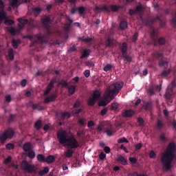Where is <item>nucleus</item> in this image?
<instances>
[{
  "mask_svg": "<svg viewBox=\"0 0 176 176\" xmlns=\"http://www.w3.org/2000/svg\"><path fill=\"white\" fill-rule=\"evenodd\" d=\"M57 139L60 145L68 148L65 152V157H72V155H74V151L72 150L79 148V142L76 140L75 135L74 134L68 135L67 131L60 129L57 133Z\"/></svg>",
  "mask_w": 176,
  "mask_h": 176,
  "instance_id": "f257e3e1",
  "label": "nucleus"
},
{
  "mask_svg": "<svg viewBox=\"0 0 176 176\" xmlns=\"http://www.w3.org/2000/svg\"><path fill=\"white\" fill-rule=\"evenodd\" d=\"M41 23L44 28H45L47 35H50V34H54L55 32H56L58 36H60V38H62V39H68V33L69 32V28L72 25L73 21L69 19V17H67L66 19V23L63 25V31L60 30L59 29L56 30H53V28L50 26L52 19H50V17L49 16H45L43 18L41 19Z\"/></svg>",
  "mask_w": 176,
  "mask_h": 176,
  "instance_id": "f03ea898",
  "label": "nucleus"
},
{
  "mask_svg": "<svg viewBox=\"0 0 176 176\" xmlns=\"http://www.w3.org/2000/svg\"><path fill=\"white\" fill-rule=\"evenodd\" d=\"M123 87V82H117L109 86L104 94L103 100L99 102L100 107H105L108 105L116 96L119 94V91L122 90Z\"/></svg>",
  "mask_w": 176,
  "mask_h": 176,
  "instance_id": "7ed1b4c3",
  "label": "nucleus"
},
{
  "mask_svg": "<svg viewBox=\"0 0 176 176\" xmlns=\"http://www.w3.org/2000/svg\"><path fill=\"white\" fill-rule=\"evenodd\" d=\"M136 13L140 15V20L142 21L143 24H146V25L152 27L153 23H159L161 27H164V25H166V21L163 16H157L156 18H153L152 19H148L146 21H144V18H142V14H144V12L142 11V5L141 4L137 6L135 9L129 10V14L131 16H133V14H136Z\"/></svg>",
  "mask_w": 176,
  "mask_h": 176,
  "instance_id": "20e7f679",
  "label": "nucleus"
},
{
  "mask_svg": "<svg viewBox=\"0 0 176 176\" xmlns=\"http://www.w3.org/2000/svg\"><path fill=\"white\" fill-rule=\"evenodd\" d=\"M176 155L175 143L171 142L168 144L165 153L162 155L161 162L165 170H170L171 162Z\"/></svg>",
  "mask_w": 176,
  "mask_h": 176,
  "instance_id": "39448f33",
  "label": "nucleus"
},
{
  "mask_svg": "<svg viewBox=\"0 0 176 176\" xmlns=\"http://www.w3.org/2000/svg\"><path fill=\"white\" fill-rule=\"evenodd\" d=\"M23 38H26L27 39H30L31 41L30 46L32 47L33 46H35L36 43H41V45H43V43H47L49 42V40L45 37V35L42 34H38L36 35H28L24 36Z\"/></svg>",
  "mask_w": 176,
  "mask_h": 176,
  "instance_id": "423d86ee",
  "label": "nucleus"
},
{
  "mask_svg": "<svg viewBox=\"0 0 176 176\" xmlns=\"http://www.w3.org/2000/svg\"><path fill=\"white\" fill-rule=\"evenodd\" d=\"M94 10L98 13H100V12H106L107 13H109L111 10V12H118V10H119V6L110 5L109 8L105 5L101 6L100 7L96 6Z\"/></svg>",
  "mask_w": 176,
  "mask_h": 176,
  "instance_id": "0eeeda50",
  "label": "nucleus"
},
{
  "mask_svg": "<svg viewBox=\"0 0 176 176\" xmlns=\"http://www.w3.org/2000/svg\"><path fill=\"white\" fill-rule=\"evenodd\" d=\"M14 135V130L13 129H8L3 133H0V141L1 144H3L8 138H13Z\"/></svg>",
  "mask_w": 176,
  "mask_h": 176,
  "instance_id": "6e6552de",
  "label": "nucleus"
},
{
  "mask_svg": "<svg viewBox=\"0 0 176 176\" xmlns=\"http://www.w3.org/2000/svg\"><path fill=\"white\" fill-rule=\"evenodd\" d=\"M21 168V170H23L25 173H35L36 171L35 166L30 164L26 160L22 162Z\"/></svg>",
  "mask_w": 176,
  "mask_h": 176,
  "instance_id": "1a4fd4ad",
  "label": "nucleus"
},
{
  "mask_svg": "<svg viewBox=\"0 0 176 176\" xmlns=\"http://www.w3.org/2000/svg\"><path fill=\"white\" fill-rule=\"evenodd\" d=\"M121 52L122 54V57L124 58V61H126V63H131L132 60L131 56L126 54L127 52V44H126V43H122L121 47Z\"/></svg>",
  "mask_w": 176,
  "mask_h": 176,
  "instance_id": "9d476101",
  "label": "nucleus"
},
{
  "mask_svg": "<svg viewBox=\"0 0 176 176\" xmlns=\"http://www.w3.org/2000/svg\"><path fill=\"white\" fill-rule=\"evenodd\" d=\"M100 96H101V93L100 92V91L96 90L94 92L93 96L90 97L88 100L89 105H91V107H93V105H94V104L97 102V100H98V98H100Z\"/></svg>",
  "mask_w": 176,
  "mask_h": 176,
  "instance_id": "9b49d317",
  "label": "nucleus"
},
{
  "mask_svg": "<svg viewBox=\"0 0 176 176\" xmlns=\"http://www.w3.org/2000/svg\"><path fill=\"white\" fill-rule=\"evenodd\" d=\"M57 82V80L56 78L52 79L50 82L48 84L46 90L44 91V96H47L54 86V83Z\"/></svg>",
  "mask_w": 176,
  "mask_h": 176,
  "instance_id": "f8f14e48",
  "label": "nucleus"
},
{
  "mask_svg": "<svg viewBox=\"0 0 176 176\" xmlns=\"http://www.w3.org/2000/svg\"><path fill=\"white\" fill-rule=\"evenodd\" d=\"M71 117V114L68 112H58L56 113V118L59 120H63V119H65L67 118V119Z\"/></svg>",
  "mask_w": 176,
  "mask_h": 176,
  "instance_id": "ddd939ff",
  "label": "nucleus"
},
{
  "mask_svg": "<svg viewBox=\"0 0 176 176\" xmlns=\"http://www.w3.org/2000/svg\"><path fill=\"white\" fill-rule=\"evenodd\" d=\"M18 21L20 23L18 25L19 31H21L24 28V25L28 23V19L19 18Z\"/></svg>",
  "mask_w": 176,
  "mask_h": 176,
  "instance_id": "4468645a",
  "label": "nucleus"
},
{
  "mask_svg": "<svg viewBox=\"0 0 176 176\" xmlns=\"http://www.w3.org/2000/svg\"><path fill=\"white\" fill-rule=\"evenodd\" d=\"M56 97H57V96L54 94L48 97H46L44 99V102L45 104H47V102H52V101H54V100H56Z\"/></svg>",
  "mask_w": 176,
  "mask_h": 176,
  "instance_id": "2eb2a0df",
  "label": "nucleus"
},
{
  "mask_svg": "<svg viewBox=\"0 0 176 176\" xmlns=\"http://www.w3.org/2000/svg\"><path fill=\"white\" fill-rule=\"evenodd\" d=\"M151 35L153 38V45H156V38H157V32H156V30L153 28V30L151 32Z\"/></svg>",
  "mask_w": 176,
  "mask_h": 176,
  "instance_id": "dca6fc26",
  "label": "nucleus"
},
{
  "mask_svg": "<svg viewBox=\"0 0 176 176\" xmlns=\"http://www.w3.org/2000/svg\"><path fill=\"white\" fill-rule=\"evenodd\" d=\"M6 58L8 60H10L11 61L14 59V54L13 53V49H10L8 51L6 54Z\"/></svg>",
  "mask_w": 176,
  "mask_h": 176,
  "instance_id": "f3484780",
  "label": "nucleus"
},
{
  "mask_svg": "<svg viewBox=\"0 0 176 176\" xmlns=\"http://www.w3.org/2000/svg\"><path fill=\"white\" fill-rule=\"evenodd\" d=\"M172 73L175 76V79L171 82V84L168 86V89L169 90H173V88L175 87V86H176V70L175 72H172Z\"/></svg>",
  "mask_w": 176,
  "mask_h": 176,
  "instance_id": "a211bd4d",
  "label": "nucleus"
},
{
  "mask_svg": "<svg viewBox=\"0 0 176 176\" xmlns=\"http://www.w3.org/2000/svg\"><path fill=\"white\" fill-rule=\"evenodd\" d=\"M132 115H134V111L131 109L125 110L124 113H122V116L126 118H130Z\"/></svg>",
  "mask_w": 176,
  "mask_h": 176,
  "instance_id": "6ab92c4d",
  "label": "nucleus"
},
{
  "mask_svg": "<svg viewBox=\"0 0 176 176\" xmlns=\"http://www.w3.org/2000/svg\"><path fill=\"white\" fill-rule=\"evenodd\" d=\"M23 149L25 152H28L31 151V143L26 142L23 146Z\"/></svg>",
  "mask_w": 176,
  "mask_h": 176,
  "instance_id": "aec40b11",
  "label": "nucleus"
},
{
  "mask_svg": "<svg viewBox=\"0 0 176 176\" xmlns=\"http://www.w3.org/2000/svg\"><path fill=\"white\" fill-rule=\"evenodd\" d=\"M39 25V21H36L35 19H30V25L32 28H34V27H38Z\"/></svg>",
  "mask_w": 176,
  "mask_h": 176,
  "instance_id": "412c9836",
  "label": "nucleus"
},
{
  "mask_svg": "<svg viewBox=\"0 0 176 176\" xmlns=\"http://www.w3.org/2000/svg\"><path fill=\"white\" fill-rule=\"evenodd\" d=\"M153 58H155V60H159L160 58H163V54L160 52H155L153 54Z\"/></svg>",
  "mask_w": 176,
  "mask_h": 176,
  "instance_id": "4be33fe9",
  "label": "nucleus"
},
{
  "mask_svg": "<svg viewBox=\"0 0 176 176\" xmlns=\"http://www.w3.org/2000/svg\"><path fill=\"white\" fill-rule=\"evenodd\" d=\"M37 160L40 163H45L46 162V157L42 154L37 155Z\"/></svg>",
  "mask_w": 176,
  "mask_h": 176,
  "instance_id": "5701e85b",
  "label": "nucleus"
},
{
  "mask_svg": "<svg viewBox=\"0 0 176 176\" xmlns=\"http://www.w3.org/2000/svg\"><path fill=\"white\" fill-rule=\"evenodd\" d=\"M89 55H90V50H83L81 58H86V57H89Z\"/></svg>",
  "mask_w": 176,
  "mask_h": 176,
  "instance_id": "b1692460",
  "label": "nucleus"
},
{
  "mask_svg": "<svg viewBox=\"0 0 176 176\" xmlns=\"http://www.w3.org/2000/svg\"><path fill=\"white\" fill-rule=\"evenodd\" d=\"M115 45V41L111 38H107L106 41V46L111 47Z\"/></svg>",
  "mask_w": 176,
  "mask_h": 176,
  "instance_id": "393cba45",
  "label": "nucleus"
},
{
  "mask_svg": "<svg viewBox=\"0 0 176 176\" xmlns=\"http://www.w3.org/2000/svg\"><path fill=\"white\" fill-rule=\"evenodd\" d=\"M12 43L14 49H17L18 45H20L21 43V41L13 39Z\"/></svg>",
  "mask_w": 176,
  "mask_h": 176,
  "instance_id": "a878e982",
  "label": "nucleus"
},
{
  "mask_svg": "<svg viewBox=\"0 0 176 176\" xmlns=\"http://www.w3.org/2000/svg\"><path fill=\"white\" fill-rule=\"evenodd\" d=\"M47 173H49V168L47 166H45L43 170L38 172V175L42 176L45 175V174H47Z\"/></svg>",
  "mask_w": 176,
  "mask_h": 176,
  "instance_id": "bb28decb",
  "label": "nucleus"
},
{
  "mask_svg": "<svg viewBox=\"0 0 176 176\" xmlns=\"http://www.w3.org/2000/svg\"><path fill=\"white\" fill-rule=\"evenodd\" d=\"M46 163H53L54 162V156L49 155L45 158Z\"/></svg>",
  "mask_w": 176,
  "mask_h": 176,
  "instance_id": "cd10ccee",
  "label": "nucleus"
},
{
  "mask_svg": "<svg viewBox=\"0 0 176 176\" xmlns=\"http://www.w3.org/2000/svg\"><path fill=\"white\" fill-rule=\"evenodd\" d=\"M120 28H121V30H126V28H127V22L122 21L120 23Z\"/></svg>",
  "mask_w": 176,
  "mask_h": 176,
  "instance_id": "c85d7f7f",
  "label": "nucleus"
},
{
  "mask_svg": "<svg viewBox=\"0 0 176 176\" xmlns=\"http://www.w3.org/2000/svg\"><path fill=\"white\" fill-rule=\"evenodd\" d=\"M160 67H167L168 65V61L161 60L159 63Z\"/></svg>",
  "mask_w": 176,
  "mask_h": 176,
  "instance_id": "c756f323",
  "label": "nucleus"
},
{
  "mask_svg": "<svg viewBox=\"0 0 176 176\" xmlns=\"http://www.w3.org/2000/svg\"><path fill=\"white\" fill-rule=\"evenodd\" d=\"M68 93L69 94H74V93H75V87L74 85H71L68 87Z\"/></svg>",
  "mask_w": 176,
  "mask_h": 176,
  "instance_id": "7c9ffc66",
  "label": "nucleus"
},
{
  "mask_svg": "<svg viewBox=\"0 0 176 176\" xmlns=\"http://www.w3.org/2000/svg\"><path fill=\"white\" fill-rule=\"evenodd\" d=\"M117 142L118 144H123V142H126V144H129V140H127V139H126V138H122L120 139H118Z\"/></svg>",
  "mask_w": 176,
  "mask_h": 176,
  "instance_id": "2f4dec72",
  "label": "nucleus"
},
{
  "mask_svg": "<svg viewBox=\"0 0 176 176\" xmlns=\"http://www.w3.org/2000/svg\"><path fill=\"white\" fill-rule=\"evenodd\" d=\"M111 69L112 65H111V64H107L104 67L103 70L104 71V72H108V71H110Z\"/></svg>",
  "mask_w": 176,
  "mask_h": 176,
  "instance_id": "473e14b6",
  "label": "nucleus"
},
{
  "mask_svg": "<svg viewBox=\"0 0 176 176\" xmlns=\"http://www.w3.org/2000/svg\"><path fill=\"white\" fill-rule=\"evenodd\" d=\"M10 5L11 6H17L19 5V0H10Z\"/></svg>",
  "mask_w": 176,
  "mask_h": 176,
  "instance_id": "72a5a7b5",
  "label": "nucleus"
},
{
  "mask_svg": "<svg viewBox=\"0 0 176 176\" xmlns=\"http://www.w3.org/2000/svg\"><path fill=\"white\" fill-rule=\"evenodd\" d=\"M42 124V122L41 120H38L34 124V127L36 129V130H39L41 129V125Z\"/></svg>",
  "mask_w": 176,
  "mask_h": 176,
  "instance_id": "f704fd0d",
  "label": "nucleus"
},
{
  "mask_svg": "<svg viewBox=\"0 0 176 176\" xmlns=\"http://www.w3.org/2000/svg\"><path fill=\"white\" fill-rule=\"evenodd\" d=\"M171 73L170 70H164L162 72V76H164V78H167V76H168V74Z\"/></svg>",
  "mask_w": 176,
  "mask_h": 176,
  "instance_id": "c9c22d12",
  "label": "nucleus"
},
{
  "mask_svg": "<svg viewBox=\"0 0 176 176\" xmlns=\"http://www.w3.org/2000/svg\"><path fill=\"white\" fill-rule=\"evenodd\" d=\"M118 161L120 162L122 164H127V161L123 157V156H120L118 157Z\"/></svg>",
  "mask_w": 176,
  "mask_h": 176,
  "instance_id": "e433bc0d",
  "label": "nucleus"
},
{
  "mask_svg": "<svg viewBox=\"0 0 176 176\" xmlns=\"http://www.w3.org/2000/svg\"><path fill=\"white\" fill-rule=\"evenodd\" d=\"M8 30L9 31V32H10L12 35H16V29H14V28L10 27L8 28Z\"/></svg>",
  "mask_w": 176,
  "mask_h": 176,
  "instance_id": "4c0bfd02",
  "label": "nucleus"
},
{
  "mask_svg": "<svg viewBox=\"0 0 176 176\" xmlns=\"http://www.w3.org/2000/svg\"><path fill=\"white\" fill-rule=\"evenodd\" d=\"M28 156L30 159H34L35 157V151H29Z\"/></svg>",
  "mask_w": 176,
  "mask_h": 176,
  "instance_id": "58836bf2",
  "label": "nucleus"
},
{
  "mask_svg": "<svg viewBox=\"0 0 176 176\" xmlns=\"http://www.w3.org/2000/svg\"><path fill=\"white\" fill-rule=\"evenodd\" d=\"M33 12L34 13H36V14H39V13H41V12H42V10L41 9V8L36 7V8H33Z\"/></svg>",
  "mask_w": 176,
  "mask_h": 176,
  "instance_id": "ea45409f",
  "label": "nucleus"
},
{
  "mask_svg": "<svg viewBox=\"0 0 176 176\" xmlns=\"http://www.w3.org/2000/svg\"><path fill=\"white\" fill-rule=\"evenodd\" d=\"M143 108H144L146 111H148L149 108H151V104H149L148 102H144L143 104Z\"/></svg>",
  "mask_w": 176,
  "mask_h": 176,
  "instance_id": "a19ab883",
  "label": "nucleus"
},
{
  "mask_svg": "<svg viewBox=\"0 0 176 176\" xmlns=\"http://www.w3.org/2000/svg\"><path fill=\"white\" fill-rule=\"evenodd\" d=\"M171 23L173 25H176V12L173 14Z\"/></svg>",
  "mask_w": 176,
  "mask_h": 176,
  "instance_id": "79ce46f5",
  "label": "nucleus"
},
{
  "mask_svg": "<svg viewBox=\"0 0 176 176\" xmlns=\"http://www.w3.org/2000/svg\"><path fill=\"white\" fill-rule=\"evenodd\" d=\"M119 108V104L117 102H114L111 104V109H113L114 111H116Z\"/></svg>",
  "mask_w": 176,
  "mask_h": 176,
  "instance_id": "37998d69",
  "label": "nucleus"
},
{
  "mask_svg": "<svg viewBox=\"0 0 176 176\" xmlns=\"http://www.w3.org/2000/svg\"><path fill=\"white\" fill-rule=\"evenodd\" d=\"M85 122H86V119H85V118L79 119L78 124H80V126H86V124L85 123Z\"/></svg>",
  "mask_w": 176,
  "mask_h": 176,
  "instance_id": "c03bdc74",
  "label": "nucleus"
},
{
  "mask_svg": "<svg viewBox=\"0 0 176 176\" xmlns=\"http://www.w3.org/2000/svg\"><path fill=\"white\" fill-rule=\"evenodd\" d=\"M77 12H78V13L80 14H83V12H85V7H79L77 8Z\"/></svg>",
  "mask_w": 176,
  "mask_h": 176,
  "instance_id": "a18cd8bd",
  "label": "nucleus"
},
{
  "mask_svg": "<svg viewBox=\"0 0 176 176\" xmlns=\"http://www.w3.org/2000/svg\"><path fill=\"white\" fill-rule=\"evenodd\" d=\"M6 149H8L9 151H10L11 149H13V148H14V145H13V144L12 143H9L6 144Z\"/></svg>",
  "mask_w": 176,
  "mask_h": 176,
  "instance_id": "49530a36",
  "label": "nucleus"
},
{
  "mask_svg": "<svg viewBox=\"0 0 176 176\" xmlns=\"http://www.w3.org/2000/svg\"><path fill=\"white\" fill-rule=\"evenodd\" d=\"M6 25H13L14 24V22L12 20H6L5 21Z\"/></svg>",
  "mask_w": 176,
  "mask_h": 176,
  "instance_id": "de8ad7c7",
  "label": "nucleus"
},
{
  "mask_svg": "<svg viewBox=\"0 0 176 176\" xmlns=\"http://www.w3.org/2000/svg\"><path fill=\"white\" fill-rule=\"evenodd\" d=\"M149 157H151V159H155L156 157V153H155V151H151Z\"/></svg>",
  "mask_w": 176,
  "mask_h": 176,
  "instance_id": "09e8293b",
  "label": "nucleus"
},
{
  "mask_svg": "<svg viewBox=\"0 0 176 176\" xmlns=\"http://www.w3.org/2000/svg\"><path fill=\"white\" fill-rule=\"evenodd\" d=\"M158 43H160V45H164V43H166V39H164V38H160L158 39Z\"/></svg>",
  "mask_w": 176,
  "mask_h": 176,
  "instance_id": "8fccbe9b",
  "label": "nucleus"
},
{
  "mask_svg": "<svg viewBox=\"0 0 176 176\" xmlns=\"http://www.w3.org/2000/svg\"><path fill=\"white\" fill-rule=\"evenodd\" d=\"M83 75L85 76V78H89V76H90V70L86 69V70L83 72Z\"/></svg>",
  "mask_w": 176,
  "mask_h": 176,
  "instance_id": "3c124183",
  "label": "nucleus"
},
{
  "mask_svg": "<svg viewBox=\"0 0 176 176\" xmlns=\"http://www.w3.org/2000/svg\"><path fill=\"white\" fill-rule=\"evenodd\" d=\"M82 41H84V42H86L87 43H89V42H91V41H93V38L85 37L82 38Z\"/></svg>",
  "mask_w": 176,
  "mask_h": 176,
  "instance_id": "603ef678",
  "label": "nucleus"
},
{
  "mask_svg": "<svg viewBox=\"0 0 176 176\" xmlns=\"http://www.w3.org/2000/svg\"><path fill=\"white\" fill-rule=\"evenodd\" d=\"M137 158L135 157H129V162H131V163H132V164H135V163H137Z\"/></svg>",
  "mask_w": 176,
  "mask_h": 176,
  "instance_id": "864d4df0",
  "label": "nucleus"
},
{
  "mask_svg": "<svg viewBox=\"0 0 176 176\" xmlns=\"http://www.w3.org/2000/svg\"><path fill=\"white\" fill-rule=\"evenodd\" d=\"M106 134L107 135H109V137H111V135H113V131L111 129H107L106 131H105Z\"/></svg>",
  "mask_w": 176,
  "mask_h": 176,
  "instance_id": "5fc2aeb1",
  "label": "nucleus"
},
{
  "mask_svg": "<svg viewBox=\"0 0 176 176\" xmlns=\"http://www.w3.org/2000/svg\"><path fill=\"white\" fill-rule=\"evenodd\" d=\"M85 64L87 67H89V68L91 67H94V63L91 61H87Z\"/></svg>",
  "mask_w": 176,
  "mask_h": 176,
  "instance_id": "6e6d98bb",
  "label": "nucleus"
},
{
  "mask_svg": "<svg viewBox=\"0 0 176 176\" xmlns=\"http://www.w3.org/2000/svg\"><path fill=\"white\" fill-rule=\"evenodd\" d=\"M138 122L140 126H144V119H142V118H138Z\"/></svg>",
  "mask_w": 176,
  "mask_h": 176,
  "instance_id": "4d7b16f0",
  "label": "nucleus"
},
{
  "mask_svg": "<svg viewBox=\"0 0 176 176\" xmlns=\"http://www.w3.org/2000/svg\"><path fill=\"white\" fill-rule=\"evenodd\" d=\"M5 99L6 102H10V101H12V96H10V95H7L5 97Z\"/></svg>",
  "mask_w": 176,
  "mask_h": 176,
  "instance_id": "13d9d810",
  "label": "nucleus"
},
{
  "mask_svg": "<svg viewBox=\"0 0 176 176\" xmlns=\"http://www.w3.org/2000/svg\"><path fill=\"white\" fill-rule=\"evenodd\" d=\"M135 148H136L137 151H140V149H141V148H142V144L138 143V144H135Z\"/></svg>",
  "mask_w": 176,
  "mask_h": 176,
  "instance_id": "bf43d9fd",
  "label": "nucleus"
},
{
  "mask_svg": "<svg viewBox=\"0 0 176 176\" xmlns=\"http://www.w3.org/2000/svg\"><path fill=\"white\" fill-rule=\"evenodd\" d=\"M10 162H12V157L8 156L5 160H4V163L6 164H8V163H10Z\"/></svg>",
  "mask_w": 176,
  "mask_h": 176,
  "instance_id": "052dcab7",
  "label": "nucleus"
},
{
  "mask_svg": "<svg viewBox=\"0 0 176 176\" xmlns=\"http://www.w3.org/2000/svg\"><path fill=\"white\" fill-rule=\"evenodd\" d=\"M128 176H148L146 175H140L138 174L136 172H134L133 173L129 174Z\"/></svg>",
  "mask_w": 176,
  "mask_h": 176,
  "instance_id": "680f3d73",
  "label": "nucleus"
},
{
  "mask_svg": "<svg viewBox=\"0 0 176 176\" xmlns=\"http://www.w3.org/2000/svg\"><path fill=\"white\" fill-rule=\"evenodd\" d=\"M100 160H104V157H107V155L104 153H101L99 155Z\"/></svg>",
  "mask_w": 176,
  "mask_h": 176,
  "instance_id": "e2e57ef3",
  "label": "nucleus"
},
{
  "mask_svg": "<svg viewBox=\"0 0 176 176\" xmlns=\"http://www.w3.org/2000/svg\"><path fill=\"white\" fill-rule=\"evenodd\" d=\"M107 112H108V109L104 108L103 109H102L101 111L102 116H104V115H107Z\"/></svg>",
  "mask_w": 176,
  "mask_h": 176,
  "instance_id": "0e129e2a",
  "label": "nucleus"
},
{
  "mask_svg": "<svg viewBox=\"0 0 176 176\" xmlns=\"http://www.w3.org/2000/svg\"><path fill=\"white\" fill-rule=\"evenodd\" d=\"M26 85H27V80L25 79L22 80L21 82V85L22 86V87H25Z\"/></svg>",
  "mask_w": 176,
  "mask_h": 176,
  "instance_id": "69168bd1",
  "label": "nucleus"
},
{
  "mask_svg": "<svg viewBox=\"0 0 176 176\" xmlns=\"http://www.w3.org/2000/svg\"><path fill=\"white\" fill-rule=\"evenodd\" d=\"M120 148V149H122V151H125L126 153H129V150H127V148H126L124 145L122 144Z\"/></svg>",
  "mask_w": 176,
  "mask_h": 176,
  "instance_id": "338daca9",
  "label": "nucleus"
},
{
  "mask_svg": "<svg viewBox=\"0 0 176 176\" xmlns=\"http://www.w3.org/2000/svg\"><path fill=\"white\" fill-rule=\"evenodd\" d=\"M137 38H138V33L135 32L132 38L133 42H135V41H137Z\"/></svg>",
  "mask_w": 176,
  "mask_h": 176,
  "instance_id": "774afa93",
  "label": "nucleus"
}]
</instances>
